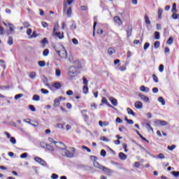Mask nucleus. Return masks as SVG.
Returning a JSON list of instances; mask_svg holds the SVG:
<instances>
[{"mask_svg": "<svg viewBox=\"0 0 179 179\" xmlns=\"http://www.w3.org/2000/svg\"><path fill=\"white\" fill-rule=\"evenodd\" d=\"M172 13H177V4L176 3H173Z\"/></svg>", "mask_w": 179, "mask_h": 179, "instance_id": "nucleus-24", "label": "nucleus"}, {"mask_svg": "<svg viewBox=\"0 0 179 179\" xmlns=\"http://www.w3.org/2000/svg\"><path fill=\"white\" fill-rule=\"evenodd\" d=\"M138 96H140L141 100H143V101H145V103L149 102V97H148L142 94H139Z\"/></svg>", "mask_w": 179, "mask_h": 179, "instance_id": "nucleus-12", "label": "nucleus"}, {"mask_svg": "<svg viewBox=\"0 0 179 179\" xmlns=\"http://www.w3.org/2000/svg\"><path fill=\"white\" fill-rule=\"evenodd\" d=\"M155 48H159L160 47V41H156L154 43Z\"/></svg>", "mask_w": 179, "mask_h": 179, "instance_id": "nucleus-39", "label": "nucleus"}, {"mask_svg": "<svg viewBox=\"0 0 179 179\" xmlns=\"http://www.w3.org/2000/svg\"><path fill=\"white\" fill-rule=\"evenodd\" d=\"M148 47H150V43H149L148 42L145 43L144 44V50L146 51L148 48Z\"/></svg>", "mask_w": 179, "mask_h": 179, "instance_id": "nucleus-49", "label": "nucleus"}, {"mask_svg": "<svg viewBox=\"0 0 179 179\" xmlns=\"http://www.w3.org/2000/svg\"><path fill=\"white\" fill-rule=\"evenodd\" d=\"M61 103V99H56L54 101V107H58Z\"/></svg>", "mask_w": 179, "mask_h": 179, "instance_id": "nucleus-17", "label": "nucleus"}, {"mask_svg": "<svg viewBox=\"0 0 179 179\" xmlns=\"http://www.w3.org/2000/svg\"><path fill=\"white\" fill-rule=\"evenodd\" d=\"M58 55L61 57V58H65L66 57V51L62 50H57Z\"/></svg>", "mask_w": 179, "mask_h": 179, "instance_id": "nucleus-9", "label": "nucleus"}, {"mask_svg": "<svg viewBox=\"0 0 179 179\" xmlns=\"http://www.w3.org/2000/svg\"><path fill=\"white\" fill-rule=\"evenodd\" d=\"M110 102L113 104V106H116L118 104V102H117V99H114V98L110 99Z\"/></svg>", "mask_w": 179, "mask_h": 179, "instance_id": "nucleus-30", "label": "nucleus"}, {"mask_svg": "<svg viewBox=\"0 0 179 179\" xmlns=\"http://www.w3.org/2000/svg\"><path fill=\"white\" fill-rule=\"evenodd\" d=\"M101 103L103 104H107L108 103V101H107V99H106V97H103L101 100Z\"/></svg>", "mask_w": 179, "mask_h": 179, "instance_id": "nucleus-56", "label": "nucleus"}, {"mask_svg": "<svg viewBox=\"0 0 179 179\" xmlns=\"http://www.w3.org/2000/svg\"><path fill=\"white\" fill-rule=\"evenodd\" d=\"M152 79L155 83H159V78L156 76V74L152 75Z\"/></svg>", "mask_w": 179, "mask_h": 179, "instance_id": "nucleus-35", "label": "nucleus"}, {"mask_svg": "<svg viewBox=\"0 0 179 179\" xmlns=\"http://www.w3.org/2000/svg\"><path fill=\"white\" fill-rule=\"evenodd\" d=\"M144 19L145 24H150V20L149 19V16H148L147 14L144 15Z\"/></svg>", "mask_w": 179, "mask_h": 179, "instance_id": "nucleus-18", "label": "nucleus"}, {"mask_svg": "<svg viewBox=\"0 0 179 179\" xmlns=\"http://www.w3.org/2000/svg\"><path fill=\"white\" fill-rule=\"evenodd\" d=\"M127 111L129 115H133V117H135V112H134L132 109H131L130 108H127Z\"/></svg>", "mask_w": 179, "mask_h": 179, "instance_id": "nucleus-16", "label": "nucleus"}, {"mask_svg": "<svg viewBox=\"0 0 179 179\" xmlns=\"http://www.w3.org/2000/svg\"><path fill=\"white\" fill-rule=\"evenodd\" d=\"M146 128L148 131H152V132H153V129L152 127V126H150V124L149 123L146 124Z\"/></svg>", "mask_w": 179, "mask_h": 179, "instance_id": "nucleus-44", "label": "nucleus"}, {"mask_svg": "<svg viewBox=\"0 0 179 179\" xmlns=\"http://www.w3.org/2000/svg\"><path fill=\"white\" fill-rule=\"evenodd\" d=\"M127 155H125L124 152H120L119 153V158L120 160H127Z\"/></svg>", "mask_w": 179, "mask_h": 179, "instance_id": "nucleus-13", "label": "nucleus"}, {"mask_svg": "<svg viewBox=\"0 0 179 179\" xmlns=\"http://www.w3.org/2000/svg\"><path fill=\"white\" fill-rule=\"evenodd\" d=\"M83 80L84 86H87V85H89V81L87 80V79L86 78L83 77Z\"/></svg>", "mask_w": 179, "mask_h": 179, "instance_id": "nucleus-43", "label": "nucleus"}, {"mask_svg": "<svg viewBox=\"0 0 179 179\" xmlns=\"http://www.w3.org/2000/svg\"><path fill=\"white\" fill-rule=\"evenodd\" d=\"M50 54V50L48 49H45L43 52V57H47Z\"/></svg>", "mask_w": 179, "mask_h": 179, "instance_id": "nucleus-34", "label": "nucleus"}, {"mask_svg": "<svg viewBox=\"0 0 179 179\" xmlns=\"http://www.w3.org/2000/svg\"><path fill=\"white\" fill-rule=\"evenodd\" d=\"M34 123L31 122H28L29 125H31L32 127H38V122L37 121H34Z\"/></svg>", "mask_w": 179, "mask_h": 179, "instance_id": "nucleus-41", "label": "nucleus"}, {"mask_svg": "<svg viewBox=\"0 0 179 179\" xmlns=\"http://www.w3.org/2000/svg\"><path fill=\"white\" fill-rule=\"evenodd\" d=\"M83 93H84V94H87V93H89V87H87V85L83 86Z\"/></svg>", "mask_w": 179, "mask_h": 179, "instance_id": "nucleus-20", "label": "nucleus"}, {"mask_svg": "<svg viewBox=\"0 0 179 179\" xmlns=\"http://www.w3.org/2000/svg\"><path fill=\"white\" fill-rule=\"evenodd\" d=\"M41 93H43V94H48V93H49V91H48V90H45V89H43V88H42V89L41 90Z\"/></svg>", "mask_w": 179, "mask_h": 179, "instance_id": "nucleus-52", "label": "nucleus"}, {"mask_svg": "<svg viewBox=\"0 0 179 179\" xmlns=\"http://www.w3.org/2000/svg\"><path fill=\"white\" fill-rule=\"evenodd\" d=\"M59 28V24L58 22L55 23L53 27V31H57V29Z\"/></svg>", "mask_w": 179, "mask_h": 179, "instance_id": "nucleus-37", "label": "nucleus"}, {"mask_svg": "<svg viewBox=\"0 0 179 179\" xmlns=\"http://www.w3.org/2000/svg\"><path fill=\"white\" fill-rule=\"evenodd\" d=\"M99 127H101V128H103V127H108V125H110V122H107V121H99Z\"/></svg>", "mask_w": 179, "mask_h": 179, "instance_id": "nucleus-10", "label": "nucleus"}, {"mask_svg": "<svg viewBox=\"0 0 179 179\" xmlns=\"http://www.w3.org/2000/svg\"><path fill=\"white\" fill-rule=\"evenodd\" d=\"M52 87L56 89V90H58L61 89V87H62L61 83H55L52 85Z\"/></svg>", "mask_w": 179, "mask_h": 179, "instance_id": "nucleus-15", "label": "nucleus"}, {"mask_svg": "<svg viewBox=\"0 0 179 179\" xmlns=\"http://www.w3.org/2000/svg\"><path fill=\"white\" fill-rule=\"evenodd\" d=\"M171 174H172V176H173L176 178H178L179 177V171H171Z\"/></svg>", "mask_w": 179, "mask_h": 179, "instance_id": "nucleus-31", "label": "nucleus"}, {"mask_svg": "<svg viewBox=\"0 0 179 179\" xmlns=\"http://www.w3.org/2000/svg\"><path fill=\"white\" fill-rule=\"evenodd\" d=\"M124 120H125V121H126L128 124H129L130 125H132V124H134V120H129L128 117H127L124 118Z\"/></svg>", "mask_w": 179, "mask_h": 179, "instance_id": "nucleus-40", "label": "nucleus"}, {"mask_svg": "<svg viewBox=\"0 0 179 179\" xmlns=\"http://www.w3.org/2000/svg\"><path fill=\"white\" fill-rule=\"evenodd\" d=\"M8 45H12L13 44V37L9 36L8 40Z\"/></svg>", "mask_w": 179, "mask_h": 179, "instance_id": "nucleus-29", "label": "nucleus"}, {"mask_svg": "<svg viewBox=\"0 0 179 179\" xmlns=\"http://www.w3.org/2000/svg\"><path fill=\"white\" fill-rule=\"evenodd\" d=\"M28 75L30 79H35L36 76H37V74L34 71L29 73Z\"/></svg>", "mask_w": 179, "mask_h": 179, "instance_id": "nucleus-19", "label": "nucleus"}, {"mask_svg": "<svg viewBox=\"0 0 179 179\" xmlns=\"http://www.w3.org/2000/svg\"><path fill=\"white\" fill-rule=\"evenodd\" d=\"M32 100L34 101H38L40 100V96H38V94H34L33 96Z\"/></svg>", "mask_w": 179, "mask_h": 179, "instance_id": "nucleus-28", "label": "nucleus"}, {"mask_svg": "<svg viewBox=\"0 0 179 179\" xmlns=\"http://www.w3.org/2000/svg\"><path fill=\"white\" fill-rule=\"evenodd\" d=\"M134 106L137 109H141L143 108V103H142L141 101H136L134 103Z\"/></svg>", "mask_w": 179, "mask_h": 179, "instance_id": "nucleus-11", "label": "nucleus"}, {"mask_svg": "<svg viewBox=\"0 0 179 179\" xmlns=\"http://www.w3.org/2000/svg\"><path fill=\"white\" fill-rule=\"evenodd\" d=\"M80 113L85 121L87 122V121H89V115L87 114V110H83L80 111Z\"/></svg>", "mask_w": 179, "mask_h": 179, "instance_id": "nucleus-6", "label": "nucleus"}, {"mask_svg": "<svg viewBox=\"0 0 179 179\" xmlns=\"http://www.w3.org/2000/svg\"><path fill=\"white\" fill-rule=\"evenodd\" d=\"M29 110H31V111H33V112L36 111V108H34V106L29 105Z\"/></svg>", "mask_w": 179, "mask_h": 179, "instance_id": "nucleus-61", "label": "nucleus"}, {"mask_svg": "<svg viewBox=\"0 0 179 179\" xmlns=\"http://www.w3.org/2000/svg\"><path fill=\"white\" fill-rule=\"evenodd\" d=\"M37 37V32L36 31H33L32 34L29 37V38H36Z\"/></svg>", "mask_w": 179, "mask_h": 179, "instance_id": "nucleus-50", "label": "nucleus"}, {"mask_svg": "<svg viewBox=\"0 0 179 179\" xmlns=\"http://www.w3.org/2000/svg\"><path fill=\"white\" fill-rule=\"evenodd\" d=\"M46 149L50 152H54V148H52L51 145H46Z\"/></svg>", "mask_w": 179, "mask_h": 179, "instance_id": "nucleus-36", "label": "nucleus"}, {"mask_svg": "<svg viewBox=\"0 0 179 179\" xmlns=\"http://www.w3.org/2000/svg\"><path fill=\"white\" fill-rule=\"evenodd\" d=\"M38 64L39 65V66H41V68H43L45 65V61H39L38 62Z\"/></svg>", "mask_w": 179, "mask_h": 179, "instance_id": "nucleus-38", "label": "nucleus"}, {"mask_svg": "<svg viewBox=\"0 0 179 179\" xmlns=\"http://www.w3.org/2000/svg\"><path fill=\"white\" fill-rule=\"evenodd\" d=\"M81 148H82V149H85V150H87V152L88 153H90V152H92L90 148H89L88 147H86V145H83V146H81Z\"/></svg>", "mask_w": 179, "mask_h": 179, "instance_id": "nucleus-46", "label": "nucleus"}, {"mask_svg": "<svg viewBox=\"0 0 179 179\" xmlns=\"http://www.w3.org/2000/svg\"><path fill=\"white\" fill-rule=\"evenodd\" d=\"M22 25L24 29H28V27H30V23H29V22H24Z\"/></svg>", "mask_w": 179, "mask_h": 179, "instance_id": "nucleus-32", "label": "nucleus"}, {"mask_svg": "<svg viewBox=\"0 0 179 179\" xmlns=\"http://www.w3.org/2000/svg\"><path fill=\"white\" fill-rule=\"evenodd\" d=\"M158 158L159 159H166V157L164 156V155L163 153H160L158 155Z\"/></svg>", "mask_w": 179, "mask_h": 179, "instance_id": "nucleus-59", "label": "nucleus"}, {"mask_svg": "<svg viewBox=\"0 0 179 179\" xmlns=\"http://www.w3.org/2000/svg\"><path fill=\"white\" fill-rule=\"evenodd\" d=\"M127 37H131V36H132V27H129L127 29Z\"/></svg>", "mask_w": 179, "mask_h": 179, "instance_id": "nucleus-21", "label": "nucleus"}, {"mask_svg": "<svg viewBox=\"0 0 179 179\" xmlns=\"http://www.w3.org/2000/svg\"><path fill=\"white\" fill-rule=\"evenodd\" d=\"M70 29H71V30H75V29H76V24L73 23V24L71 25Z\"/></svg>", "mask_w": 179, "mask_h": 179, "instance_id": "nucleus-62", "label": "nucleus"}, {"mask_svg": "<svg viewBox=\"0 0 179 179\" xmlns=\"http://www.w3.org/2000/svg\"><path fill=\"white\" fill-rule=\"evenodd\" d=\"M55 74H56V76H61V70H59V69H56Z\"/></svg>", "mask_w": 179, "mask_h": 179, "instance_id": "nucleus-48", "label": "nucleus"}, {"mask_svg": "<svg viewBox=\"0 0 179 179\" xmlns=\"http://www.w3.org/2000/svg\"><path fill=\"white\" fill-rule=\"evenodd\" d=\"M158 101H159V103H161L162 106L166 105V101L164 100V98H163V96H159L158 98Z\"/></svg>", "mask_w": 179, "mask_h": 179, "instance_id": "nucleus-23", "label": "nucleus"}, {"mask_svg": "<svg viewBox=\"0 0 179 179\" xmlns=\"http://www.w3.org/2000/svg\"><path fill=\"white\" fill-rule=\"evenodd\" d=\"M163 15V9H158V19H162V15Z\"/></svg>", "mask_w": 179, "mask_h": 179, "instance_id": "nucleus-27", "label": "nucleus"}, {"mask_svg": "<svg viewBox=\"0 0 179 179\" xmlns=\"http://www.w3.org/2000/svg\"><path fill=\"white\" fill-rule=\"evenodd\" d=\"M115 53V48L110 47L108 49V54L109 55H113V54Z\"/></svg>", "mask_w": 179, "mask_h": 179, "instance_id": "nucleus-14", "label": "nucleus"}, {"mask_svg": "<svg viewBox=\"0 0 179 179\" xmlns=\"http://www.w3.org/2000/svg\"><path fill=\"white\" fill-rule=\"evenodd\" d=\"M72 43H73L76 45H78L79 44V41H78V39L76 38H73Z\"/></svg>", "mask_w": 179, "mask_h": 179, "instance_id": "nucleus-58", "label": "nucleus"}, {"mask_svg": "<svg viewBox=\"0 0 179 179\" xmlns=\"http://www.w3.org/2000/svg\"><path fill=\"white\" fill-rule=\"evenodd\" d=\"M154 34L155 40H160V32L155 31Z\"/></svg>", "mask_w": 179, "mask_h": 179, "instance_id": "nucleus-26", "label": "nucleus"}, {"mask_svg": "<svg viewBox=\"0 0 179 179\" xmlns=\"http://www.w3.org/2000/svg\"><path fill=\"white\" fill-rule=\"evenodd\" d=\"M66 15L69 17H71V16L72 15V8L69 7L68 9H67V11H66Z\"/></svg>", "mask_w": 179, "mask_h": 179, "instance_id": "nucleus-25", "label": "nucleus"}, {"mask_svg": "<svg viewBox=\"0 0 179 179\" xmlns=\"http://www.w3.org/2000/svg\"><path fill=\"white\" fill-rule=\"evenodd\" d=\"M106 155H107V152H106L105 150H101V156H103V157H106Z\"/></svg>", "mask_w": 179, "mask_h": 179, "instance_id": "nucleus-54", "label": "nucleus"}, {"mask_svg": "<svg viewBox=\"0 0 179 179\" xmlns=\"http://www.w3.org/2000/svg\"><path fill=\"white\" fill-rule=\"evenodd\" d=\"M172 17H173V19H174V20H177V19H178V17H179V15L177 14V13H173L172 14Z\"/></svg>", "mask_w": 179, "mask_h": 179, "instance_id": "nucleus-47", "label": "nucleus"}, {"mask_svg": "<svg viewBox=\"0 0 179 179\" xmlns=\"http://www.w3.org/2000/svg\"><path fill=\"white\" fill-rule=\"evenodd\" d=\"M69 151L66 148V150H63L64 152H62V156H64L65 157H69V159H72L75 156V153L76 152V149L73 147H70Z\"/></svg>", "mask_w": 179, "mask_h": 179, "instance_id": "nucleus-2", "label": "nucleus"}, {"mask_svg": "<svg viewBox=\"0 0 179 179\" xmlns=\"http://www.w3.org/2000/svg\"><path fill=\"white\" fill-rule=\"evenodd\" d=\"M140 90L141 92H149V88H147L146 90V87H145V85H142L140 87Z\"/></svg>", "mask_w": 179, "mask_h": 179, "instance_id": "nucleus-33", "label": "nucleus"}, {"mask_svg": "<svg viewBox=\"0 0 179 179\" xmlns=\"http://www.w3.org/2000/svg\"><path fill=\"white\" fill-rule=\"evenodd\" d=\"M34 160H35L36 163H38L39 164H41V166H43V167L47 166V162L40 157H35Z\"/></svg>", "mask_w": 179, "mask_h": 179, "instance_id": "nucleus-3", "label": "nucleus"}, {"mask_svg": "<svg viewBox=\"0 0 179 179\" xmlns=\"http://www.w3.org/2000/svg\"><path fill=\"white\" fill-rule=\"evenodd\" d=\"M159 72H163V71H164V66L163 64L159 65Z\"/></svg>", "mask_w": 179, "mask_h": 179, "instance_id": "nucleus-55", "label": "nucleus"}, {"mask_svg": "<svg viewBox=\"0 0 179 179\" xmlns=\"http://www.w3.org/2000/svg\"><path fill=\"white\" fill-rule=\"evenodd\" d=\"M113 20L115 24H117V26H121L122 24V20H121V18H120L118 16H115Z\"/></svg>", "mask_w": 179, "mask_h": 179, "instance_id": "nucleus-7", "label": "nucleus"}, {"mask_svg": "<svg viewBox=\"0 0 179 179\" xmlns=\"http://www.w3.org/2000/svg\"><path fill=\"white\" fill-rule=\"evenodd\" d=\"M10 31H13L15 30V25L13 24H8Z\"/></svg>", "mask_w": 179, "mask_h": 179, "instance_id": "nucleus-45", "label": "nucleus"}, {"mask_svg": "<svg viewBox=\"0 0 179 179\" xmlns=\"http://www.w3.org/2000/svg\"><path fill=\"white\" fill-rule=\"evenodd\" d=\"M10 142L11 143H13V145H15L16 143V138H15L14 137H11L10 139Z\"/></svg>", "mask_w": 179, "mask_h": 179, "instance_id": "nucleus-53", "label": "nucleus"}, {"mask_svg": "<svg viewBox=\"0 0 179 179\" xmlns=\"http://www.w3.org/2000/svg\"><path fill=\"white\" fill-rule=\"evenodd\" d=\"M31 33H33V30L29 28L27 29V34L29 36V38L31 36Z\"/></svg>", "mask_w": 179, "mask_h": 179, "instance_id": "nucleus-42", "label": "nucleus"}, {"mask_svg": "<svg viewBox=\"0 0 179 179\" xmlns=\"http://www.w3.org/2000/svg\"><path fill=\"white\" fill-rule=\"evenodd\" d=\"M51 178L52 179H57L58 178V175H57L56 173H52Z\"/></svg>", "mask_w": 179, "mask_h": 179, "instance_id": "nucleus-64", "label": "nucleus"}, {"mask_svg": "<svg viewBox=\"0 0 179 179\" xmlns=\"http://www.w3.org/2000/svg\"><path fill=\"white\" fill-rule=\"evenodd\" d=\"M5 33V29H3V27H2V26L0 25V36H3Z\"/></svg>", "mask_w": 179, "mask_h": 179, "instance_id": "nucleus-51", "label": "nucleus"}, {"mask_svg": "<svg viewBox=\"0 0 179 179\" xmlns=\"http://www.w3.org/2000/svg\"><path fill=\"white\" fill-rule=\"evenodd\" d=\"M21 97H23V94H19L15 96V99L17 100V99H20Z\"/></svg>", "mask_w": 179, "mask_h": 179, "instance_id": "nucleus-57", "label": "nucleus"}, {"mask_svg": "<svg viewBox=\"0 0 179 179\" xmlns=\"http://www.w3.org/2000/svg\"><path fill=\"white\" fill-rule=\"evenodd\" d=\"M41 24H42L43 27H44V28L48 27V23L45 22H42Z\"/></svg>", "mask_w": 179, "mask_h": 179, "instance_id": "nucleus-63", "label": "nucleus"}, {"mask_svg": "<svg viewBox=\"0 0 179 179\" xmlns=\"http://www.w3.org/2000/svg\"><path fill=\"white\" fill-rule=\"evenodd\" d=\"M55 145L56 148L60 149V150H66V145L62 142L55 141Z\"/></svg>", "mask_w": 179, "mask_h": 179, "instance_id": "nucleus-4", "label": "nucleus"}, {"mask_svg": "<svg viewBox=\"0 0 179 179\" xmlns=\"http://www.w3.org/2000/svg\"><path fill=\"white\" fill-rule=\"evenodd\" d=\"M173 43H174V38H173V36H171L167 40L166 44H168L169 45H171V44H173Z\"/></svg>", "mask_w": 179, "mask_h": 179, "instance_id": "nucleus-22", "label": "nucleus"}, {"mask_svg": "<svg viewBox=\"0 0 179 179\" xmlns=\"http://www.w3.org/2000/svg\"><path fill=\"white\" fill-rule=\"evenodd\" d=\"M155 124H157V125H162V127H166V125H167V122L164 120H157L155 121Z\"/></svg>", "mask_w": 179, "mask_h": 179, "instance_id": "nucleus-8", "label": "nucleus"}, {"mask_svg": "<svg viewBox=\"0 0 179 179\" xmlns=\"http://www.w3.org/2000/svg\"><path fill=\"white\" fill-rule=\"evenodd\" d=\"M52 36H53V37H57L58 38H59V40H62V38H64V37H65L64 36V32H62V33L57 32V31H52Z\"/></svg>", "mask_w": 179, "mask_h": 179, "instance_id": "nucleus-5", "label": "nucleus"}, {"mask_svg": "<svg viewBox=\"0 0 179 179\" xmlns=\"http://www.w3.org/2000/svg\"><path fill=\"white\" fill-rule=\"evenodd\" d=\"M168 149L169 150H174V149H176V145H172L171 146L169 145Z\"/></svg>", "mask_w": 179, "mask_h": 179, "instance_id": "nucleus-60", "label": "nucleus"}, {"mask_svg": "<svg viewBox=\"0 0 179 179\" xmlns=\"http://www.w3.org/2000/svg\"><path fill=\"white\" fill-rule=\"evenodd\" d=\"M92 158L94 159V162H93L94 167H96V169H99V170H102V171H104L105 173H111L112 171L110 169L106 166H103L97 162V157L92 155L91 156V159Z\"/></svg>", "mask_w": 179, "mask_h": 179, "instance_id": "nucleus-1", "label": "nucleus"}]
</instances>
